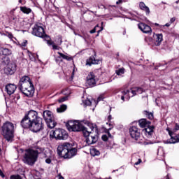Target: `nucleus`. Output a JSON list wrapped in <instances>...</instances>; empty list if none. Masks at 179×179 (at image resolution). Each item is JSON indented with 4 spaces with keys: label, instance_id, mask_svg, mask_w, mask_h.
Here are the masks:
<instances>
[{
    "label": "nucleus",
    "instance_id": "f257e3e1",
    "mask_svg": "<svg viewBox=\"0 0 179 179\" xmlns=\"http://www.w3.org/2000/svg\"><path fill=\"white\" fill-rule=\"evenodd\" d=\"M18 89L27 97H31L34 94V85H33L30 77L27 76L20 78L18 83Z\"/></svg>",
    "mask_w": 179,
    "mask_h": 179
},
{
    "label": "nucleus",
    "instance_id": "f03ea898",
    "mask_svg": "<svg viewBox=\"0 0 179 179\" xmlns=\"http://www.w3.org/2000/svg\"><path fill=\"white\" fill-rule=\"evenodd\" d=\"M76 153H78V150L69 143L60 144L57 147V155L63 159H72L73 156H76Z\"/></svg>",
    "mask_w": 179,
    "mask_h": 179
},
{
    "label": "nucleus",
    "instance_id": "7ed1b4c3",
    "mask_svg": "<svg viewBox=\"0 0 179 179\" xmlns=\"http://www.w3.org/2000/svg\"><path fill=\"white\" fill-rule=\"evenodd\" d=\"M83 135L86 138V143L87 145H93L99 141L97 127L92 123H88L87 128L83 129Z\"/></svg>",
    "mask_w": 179,
    "mask_h": 179
},
{
    "label": "nucleus",
    "instance_id": "20e7f679",
    "mask_svg": "<svg viewBox=\"0 0 179 179\" xmlns=\"http://www.w3.org/2000/svg\"><path fill=\"white\" fill-rule=\"evenodd\" d=\"M44 152V148L38 147L36 150L32 149L27 150L24 155L23 162L29 166H33L38 157L40 153Z\"/></svg>",
    "mask_w": 179,
    "mask_h": 179
},
{
    "label": "nucleus",
    "instance_id": "39448f33",
    "mask_svg": "<svg viewBox=\"0 0 179 179\" xmlns=\"http://www.w3.org/2000/svg\"><path fill=\"white\" fill-rule=\"evenodd\" d=\"M15 134V124L10 122H6L1 127V135L8 142H10L13 139Z\"/></svg>",
    "mask_w": 179,
    "mask_h": 179
},
{
    "label": "nucleus",
    "instance_id": "423d86ee",
    "mask_svg": "<svg viewBox=\"0 0 179 179\" xmlns=\"http://www.w3.org/2000/svg\"><path fill=\"white\" fill-rule=\"evenodd\" d=\"M38 113L36 112L35 117H34L33 122L31 123L29 127L30 131L32 132H40L44 129V124H43V118L37 116Z\"/></svg>",
    "mask_w": 179,
    "mask_h": 179
},
{
    "label": "nucleus",
    "instance_id": "0eeeda50",
    "mask_svg": "<svg viewBox=\"0 0 179 179\" xmlns=\"http://www.w3.org/2000/svg\"><path fill=\"white\" fill-rule=\"evenodd\" d=\"M36 110H31L28 113L25 114L24 117L21 120V126L22 128H29L31 126V122L34 120L36 117Z\"/></svg>",
    "mask_w": 179,
    "mask_h": 179
},
{
    "label": "nucleus",
    "instance_id": "6e6552de",
    "mask_svg": "<svg viewBox=\"0 0 179 179\" xmlns=\"http://www.w3.org/2000/svg\"><path fill=\"white\" fill-rule=\"evenodd\" d=\"M43 117L49 128H55V126L57 125V122H55V119L54 118V115L52 114V112L50 110L43 111Z\"/></svg>",
    "mask_w": 179,
    "mask_h": 179
},
{
    "label": "nucleus",
    "instance_id": "1a4fd4ad",
    "mask_svg": "<svg viewBox=\"0 0 179 179\" xmlns=\"http://www.w3.org/2000/svg\"><path fill=\"white\" fill-rule=\"evenodd\" d=\"M66 127L70 131L79 132L82 131L83 134V129L87 128V126L84 127L79 121H69V122L66 124Z\"/></svg>",
    "mask_w": 179,
    "mask_h": 179
},
{
    "label": "nucleus",
    "instance_id": "9d476101",
    "mask_svg": "<svg viewBox=\"0 0 179 179\" xmlns=\"http://www.w3.org/2000/svg\"><path fill=\"white\" fill-rule=\"evenodd\" d=\"M31 34L33 36H36V37H46V38L48 37L45 34V32L44 31L43 24L41 23H36L34 24V27L32 28Z\"/></svg>",
    "mask_w": 179,
    "mask_h": 179
},
{
    "label": "nucleus",
    "instance_id": "9b49d317",
    "mask_svg": "<svg viewBox=\"0 0 179 179\" xmlns=\"http://www.w3.org/2000/svg\"><path fill=\"white\" fill-rule=\"evenodd\" d=\"M166 131L169 133V135L171 136V138L169 140L164 141L165 144H171V143H178L179 142V134H176L177 130L175 129H170L169 128L166 129Z\"/></svg>",
    "mask_w": 179,
    "mask_h": 179
},
{
    "label": "nucleus",
    "instance_id": "f8f14e48",
    "mask_svg": "<svg viewBox=\"0 0 179 179\" xmlns=\"http://www.w3.org/2000/svg\"><path fill=\"white\" fill-rule=\"evenodd\" d=\"M50 136H53L55 139L64 141L68 139V133L62 129H56L51 132Z\"/></svg>",
    "mask_w": 179,
    "mask_h": 179
},
{
    "label": "nucleus",
    "instance_id": "ddd939ff",
    "mask_svg": "<svg viewBox=\"0 0 179 179\" xmlns=\"http://www.w3.org/2000/svg\"><path fill=\"white\" fill-rule=\"evenodd\" d=\"M129 134L133 139L138 141L141 137V132L136 126H133L129 128Z\"/></svg>",
    "mask_w": 179,
    "mask_h": 179
},
{
    "label": "nucleus",
    "instance_id": "4468645a",
    "mask_svg": "<svg viewBox=\"0 0 179 179\" xmlns=\"http://www.w3.org/2000/svg\"><path fill=\"white\" fill-rule=\"evenodd\" d=\"M96 76H94V73L91 72L88 74L87 76V81L86 83L88 85V86L93 87L94 85H96Z\"/></svg>",
    "mask_w": 179,
    "mask_h": 179
},
{
    "label": "nucleus",
    "instance_id": "2eb2a0df",
    "mask_svg": "<svg viewBox=\"0 0 179 179\" xmlns=\"http://www.w3.org/2000/svg\"><path fill=\"white\" fill-rule=\"evenodd\" d=\"M138 29H140L141 31H143V33H145V34L152 33V28L149 25L143 22L139 23L138 24Z\"/></svg>",
    "mask_w": 179,
    "mask_h": 179
},
{
    "label": "nucleus",
    "instance_id": "dca6fc26",
    "mask_svg": "<svg viewBox=\"0 0 179 179\" xmlns=\"http://www.w3.org/2000/svg\"><path fill=\"white\" fill-rule=\"evenodd\" d=\"M6 92H7L8 94L10 96L11 94H13L15 93V91L16 89H17V87L15 84H8L6 85Z\"/></svg>",
    "mask_w": 179,
    "mask_h": 179
},
{
    "label": "nucleus",
    "instance_id": "f3484780",
    "mask_svg": "<svg viewBox=\"0 0 179 179\" xmlns=\"http://www.w3.org/2000/svg\"><path fill=\"white\" fill-rule=\"evenodd\" d=\"M0 55H4V57L12 55V50L3 46H0Z\"/></svg>",
    "mask_w": 179,
    "mask_h": 179
},
{
    "label": "nucleus",
    "instance_id": "a211bd4d",
    "mask_svg": "<svg viewBox=\"0 0 179 179\" xmlns=\"http://www.w3.org/2000/svg\"><path fill=\"white\" fill-rule=\"evenodd\" d=\"M139 8L141 10L145 12L146 15H149V13H150V9H149V7L142 1L139 3Z\"/></svg>",
    "mask_w": 179,
    "mask_h": 179
},
{
    "label": "nucleus",
    "instance_id": "6ab92c4d",
    "mask_svg": "<svg viewBox=\"0 0 179 179\" xmlns=\"http://www.w3.org/2000/svg\"><path fill=\"white\" fill-rule=\"evenodd\" d=\"M145 90L141 87H135L131 91V93L133 94L131 95V97H134V96H136V94H142Z\"/></svg>",
    "mask_w": 179,
    "mask_h": 179
},
{
    "label": "nucleus",
    "instance_id": "aec40b11",
    "mask_svg": "<svg viewBox=\"0 0 179 179\" xmlns=\"http://www.w3.org/2000/svg\"><path fill=\"white\" fill-rule=\"evenodd\" d=\"M155 45L159 46L160 44H162V42L163 41V34H157L155 36Z\"/></svg>",
    "mask_w": 179,
    "mask_h": 179
},
{
    "label": "nucleus",
    "instance_id": "412c9836",
    "mask_svg": "<svg viewBox=\"0 0 179 179\" xmlns=\"http://www.w3.org/2000/svg\"><path fill=\"white\" fill-rule=\"evenodd\" d=\"M99 59H96V57L94 56L90 57L88 59H87V65L92 66L93 64H99Z\"/></svg>",
    "mask_w": 179,
    "mask_h": 179
},
{
    "label": "nucleus",
    "instance_id": "4be33fe9",
    "mask_svg": "<svg viewBox=\"0 0 179 179\" xmlns=\"http://www.w3.org/2000/svg\"><path fill=\"white\" fill-rule=\"evenodd\" d=\"M138 124L141 128H145L150 125V122L146 120V119H141L138 121Z\"/></svg>",
    "mask_w": 179,
    "mask_h": 179
},
{
    "label": "nucleus",
    "instance_id": "5701e85b",
    "mask_svg": "<svg viewBox=\"0 0 179 179\" xmlns=\"http://www.w3.org/2000/svg\"><path fill=\"white\" fill-rule=\"evenodd\" d=\"M153 129H155V127L148 125L146 127L144 131L146 135H149L150 136L153 135Z\"/></svg>",
    "mask_w": 179,
    "mask_h": 179
},
{
    "label": "nucleus",
    "instance_id": "b1692460",
    "mask_svg": "<svg viewBox=\"0 0 179 179\" xmlns=\"http://www.w3.org/2000/svg\"><path fill=\"white\" fill-rule=\"evenodd\" d=\"M57 54L63 59H66V61H73V58L71 55H64L60 52H58Z\"/></svg>",
    "mask_w": 179,
    "mask_h": 179
},
{
    "label": "nucleus",
    "instance_id": "393cba45",
    "mask_svg": "<svg viewBox=\"0 0 179 179\" xmlns=\"http://www.w3.org/2000/svg\"><path fill=\"white\" fill-rule=\"evenodd\" d=\"M47 43L49 45L52 46L53 50H59L58 45H55L54 42H51V41H50V36H47Z\"/></svg>",
    "mask_w": 179,
    "mask_h": 179
},
{
    "label": "nucleus",
    "instance_id": "a878e982",
    "mask_svg": "<svg viewBox=\"0 0 179 179\" xmlns=\"http://www.w3.org/2000/svg\"><path fill=\"white\" fill-rule=\"evenodd\" d=\"M90 155L91 156H99L100 155V151H99L96 148H92L90 150Z\"/></svg>",
    "mask_w": 179,
    "mask_h": 179
},
{
    "label": "nucleus",
    "instance_id": "bb28decb",
    "mask_svg": "<svg viewBox=\"0 0 179 179\" xmlns=\"http://www.w3.org/2000/svg\"><path fill=\"white\" fill-rule=\"evenodd\" d=\"M20 10L22 12H23V13H26L27 15L31 13V9L27 7H21Z\"/></svg>",
    "mask_w": 179,
    "mask_h": 179
},
{
    "label": "nucleus",
    "instance_id": "cd10ccee",
    "mask_svg": "<svg viewBox=\"0 0 179 179\" xmlns=\"http://www.w3.org/2000/svg\"><path fill=\"white\" fill-rule=\"evenodd\" d=\"M5 73L6 75H13L15 73L14 70H11L10 67L7 66V67L4 69Z\"/></svg>",
    "mask_w": 179,
    "mask_h": 179
},
{
    "label": "nucleus",
    "instance_id": "c85d7f7f",
    "mask_svg": "<svg viewBox=\"0 0 179 179\" xmlns=\"http://www.w3.org/2000/svg\"><path fill=\"white\" fill-rule=\"evenodd\" d=\"M123 96H121L122 100H124L125 97L129 99L128 94H129V90H124L122 92Z\"/></svg>",
    "mask_w": 179,
    "mask_h": 179
},
{
    "label": "nucleus",
    "instance_id": "c756f323",
    "mask_svg": "<svg viewBox=\"0 0 179 179\" xmlns=\"http://www.w3.org/2000/svg\"><path fill=\"white\" fill-rule=\"evenodd\" d=\"M66 110V105H62L59 108H57V113H64Z\"/></svg>",
    "mask_w": 179,
    "mask_h": 179
},
{
    "label": "nucleus",
    "instance_id": "7c9ffc66",
    "mask_svg": "<svg viewBox=\"0 0 179 179\" xmlns=\"http://www.w3.org/2000/svg\"><path fill=\"white\" fill-rule=\"evenodd\" d=\"M8 66L10 68V69L16 71V64L15 63H10Z\"/></svg>",
    "mask_w": 179,
    "mask_h": 179
},
{
    "label": "nucleus",
    "instance_id": "2f4dec72",
    "mask_svg": "<svg viewBox=\"0 0 179 179\" xmlns=\"http://www.w3.org/2000/svg\"><path fill=\"white\" fill-rule=\"evenodd\" d=\"M144 113L145 114L146 117H148V118L149 120H153V113H149L148 111H145Z\"/></svg>",
    "mask_w": 179,
    "mask_h": 179
},
{
    "label": "nucleus",
    "instance_id": "473e14b6",
    "mask_svg": "<svg viewBox=\"0 0 179 179\" xmlns=\"http://www.w3.org/2000/svg\"><path fill=\"white\" fill-rule=\"evenodd\" d=\"M55 41H56L57 45H61L62 44V38H61V36H59L57 38V39H56Z\"/></svg>",
    "mask_w": 179,
    "mask_h": 179
},
{
    "label": "nucleus",
    "instance_id": "72a5a7b5",
    "mask_svg": "<svg viewBox=\"0 0 179 179\" xmlns=\"http://www.w3.org/2000/svg\"><path fill=\"white\" fill-rule=\"evenodd\" d=\"M124 69H120L116 71V74L120 76V75H124Z\"/></svg>",
    "mask_w": 179,
    "mask_h": 179
},
{
    "label": "nucleus",
    "instance_id": "f704fd0d",
    "mask_svg": "<svg viewBox=\"0 0 179 179\" xmlns=\"http://www.w3.org/2000/svg\"><path fill=\"white\" fill-rule=\"evenodd\" d=\"M68 100V96H64L59 99H58L59 103H64V101H66Z\"/></svg>",
    "mask_w": 179,
    "mask_h": 179
},
{
    "label": "nucleus",
    "instance_id": "c9c22d12",
    "mask_svg": "<svg viewBox=\"0 0 179 179\" xmlns=\"http://www.w3.org/2000/svg\"><path fill=\"white\" fill-rule=\"evenodd\" d=\"M84 104H85V106H92V101L90 99H87L84 101Z\"/></svg>",
    "mask_w": 179,
    "mask_h": 179
},
{
    "label": "nucleus",
    "instance_id": "e433bc0d",
    "mask_svg": "<svg viewBox=\"0 0 179 179\" xmlns=\"http://www.w3.org/2000/svg\"><path fill=\"white\" fill-rule=\"evenodd\" d=\"M20 45L21 47H26V45H27V41L24 40L23 42H21Z\"/></svg>",
    "mask_w": 179,
    "mask_h": 179
},
{
    "label": "nucleus",
    "instance_id": "4c0bfd02",
    "mask_svg": "<svg viewBox=\"0 0 179 179\" xmlns=\"http://www.w3.org/2000/svg\"><path fill=\"white\" fill-rule=\"evenodd\" d=\"M99 27V24H97L92 30L90 31L91 34H93V33H96V30H97V28Z\"/></svg>",
    "mask_w": 179,
    "mask_h": 179
},
{
    "label": "nucleus",
    "instance_id": "58836bf2",
    "mask_svg": "<svg viewBox=\"0 0 179 179\" xmlns=\"http://www.w3.org/2000/svg\"><path fill=\"white\" fill-rule=\"evenodd\" d=\"M101 138L102 140L104 141V142H107V141H108V136L107 135H103Z\"/></svg>",
    "mask_w": 179,
    "mask_h": 179
},
{
    "label": "nucleus",
    "instance_id": "ea45409f",
    "mask_svg": "<svg viewBox=\"0 0 179 179\" xmlns=\"http://www.w3.org/2000/svg\"><path fill=\"white\" fill-rule=\"evenodd\" d=\"M110 127L108 129V131H111L113 128H114V126L111 123H106Z\"/></svg>",
    "mask_w": 179,
    "mask_h": 179
},
{
    "label": "nucleus",
    "instance_id": "a19ab883",
    "mask_svg": "<svg viewBox=\"0 0 179 179\" xmlns=\"http://www.w3.org/2000/svg\"><path fill=\"white\" fill-rule=\"evenodd\" d=\"M101 100H104V96H103V95L99 96L97 101H101Z\"/></svg>",
    "mask_w": 179,
    "mask_h": 179
},
{
    "label": "nucleus",
    "instance_id": "79ce46f5",
    "mask_svg": "<svg viewBox=\"0 0 179 179\" xmlns=\"http://www.w3.org/2000/svg\"><path fill=\"white\" fill-rule=\"evenodd\" d=\"M19 99H20V95H16L15 97H14V101H17V100H19Z\"/></svg>",
    "mask_w": 179,
    "mask_h": 179
},
{
    "label": "nucleus",
    "instance_id": "37998d69",
    "mask_svg": "<svg viewBox=\"0 0 179 179\" xmlns=\"http://www.w3.org/2000/svg\"><path fill=\"white\" fill-rule=\"evenodd\" d=\"M142 163V159H138V162L134 164L135 166H138V164H141Z\"/></svg>",
    "mask_w": 179,
    "mask_h": 179
},
{
    "label": "nucleus",
    "instance_id": "c03bdc74",
    "mask_svg": "<svg viewBox=\"0 0 179 179\" xmlns=\"http://www.w3.org/2000/svg\"><path fill=\"white\" fill-rule=\"evenodd\" d=\"M176 22V17L171 18L170 23H174Z\"/></svg>",
    "mask_w": 179,
    "mask_h": 179
},
{
    "label": "nucleus",
    "instance_id": "a18cd8bd",
    "mask_svg": "<svg viewBox=\"0 0 179 179\" xmlns=\"http://www.w3.org/2000/svg\"><path fill=\"white\" fill-rule=\"evenodd\" d=\"M45 163H47L48 164H50L51 163V159L50 158L46 159Z\"/></svg>",
    "mask_w": 179,
    "mask_h": 179
},
{
    "label": "nucleus",
    "instance_id": "49530a36",
    "mask_svg": "<svg viewBox=\"0 0 179 179\" xmlns=\"http://www.w3.org/2000/svg\"><path fill=\"white\" fill-rule=\"evenodd\" d=\"M0 177H2L3 178L5 177V174H3V172L0 169Z\"/></svg>",
    "mask_w": 179,
    "mask_h": 179
},
{
    "label": "nucleus",
    "instance_id": "de8ad7c7",
    "mask_svg": "<svg viewBox=\"0 0 179 179\" xmlns=\"http://www.w3.org/2000/svg\"><path fill=\"white\" fill-rule=\"evenodd\" d=\"M61 56L59 55V57H56L55 58V61H56V62H59V59H61Z\"/></svg>",
    "mask_w": 179,
    "mask_h": 179
},
{
    "label": "nucleus",
    "instance_id": "09e8293b",
    "mask_svg": "<svg viewBox=\"0 0 179 179\" xmlns=\"http://www.w3.org/2000/svg\"><path fill=\"white\" fill-rule=\"evenodd\" d=\"M174 129H175V131H179V125H178V124H176V126H175Z\"/></svg>",
    "mask_w": 179,
    "mask_h": 179
},
{
    "label": "nucleus",
    "instance_id": "8fccbe9b",
    "mask_svg": "<svg viewBox=\"0 0 179 179\" xmlns=\"http://www.w3.org/2000/svg\"><path fill=\"white\" fill-rule=\"evenodd\" d=\"M143 145H144L145 146H146V145H150V142L144 141V142L143 143Z\"/></svg>",
    "mask_w": 179,
    "mask_h": 179
},
{
    "label": "nucleus",
    "instance_id": "3c124183",
    "mask_svg": "<svg viewBox=\"0 0 179 179\" xmlns=\"http://www.w3.org/2000/svg\"><path fill=\"white\" fill-rule=\"evenodd\" d=\"M120 3H122V0H119L116 2L117 5H120Z\"/></svg>",
    "mask_w": 179,
    "mask_h": 179
},
{
    "label": "nucleus",
    "instance_id": "603ef678",
    "mask_svg": "<svg viewBox=\"0 0 179 179\" xmlns=\"http://www.w3.org/2000/svg\"><path fill=\"white\" fill-rule=\"evenodd\" d=\"M8 36L9 38H13V35L12 34H8Z\"/></svg>",
    "mask_w": 179,
    "mask_h": 179
},
{
    "label": "nucleus",
    "instance_id": "864d4df0",
    "mask_svg": "<svg viewBox=\"0 0 179 179\" xmlns=\"http://www.w3.org/2000/svg\"><path fill=\"white\" fill-rule=\"evenodd\" d=\"M102 30H103V27H101V29H100V30H98V31H97V33H98V34H97L96 36H99V33H100V31H101Z\"/></svg>",
    "mask_w": 179,
    "mask_h": 179
},
{
    "label": "nucleus",
    "instance_id": "5fc2aeb1",
    "mask_svg": "<svg viewBox=\"0 0 179 179\" xmlns=\"http://www.w3.org/2000/svg\"><path fill=\"white\" fill-rule=\"evenodd\" d=\"M108 138H113V136H111V134H110V131H108Z\"/></svg>",
    "mask_w": 179,
    "mask_h": 179
},
{
    "label": "nucleus",
    "instance_id": "6e6d98bb",
    "mask_svg": "<svg viewBox=\"0 0 179 179\" xmlns=\"http://www.w3.org/2000/svg\"><path fill=\"white\" fill-rule=\"evenodd\" d=\"M171 24V23H166L164 26H166V27H170V25Z\"/></svg>",
    "mask_w": 179,
    "mask_h": 179
},
{
    "label": "nucleus",
    "instance_id": "4d7b16f0",
    "mask_svg": "<svg viewBox=\"0 0 179 179\" xmlns=\"http://www.w3.org/2000/svg\"><path fill=\"white\" fill-rule=\"evenodd\" d=\"M108 118L109 121H110L111 120V115H109Z\"/></svg>",
    "mask_w": 179,
    "mask_h": 179
},
{
    "label": "nucleus",
    "instance_id": "13d9d810",
    "mask_svg": "<svg viewBox=\"0 0 179 179\" xmlns=\"http://www.w3.org/2000/svg\"><path fill=\"white\" fill-rule=\"evenodd\" d=\"M59 179H64V177L59 176Z\"/></svg>",
    "mask_w": 179,
    "mask_h": 179
},
{
    "label": "nucleus",
    "instance_id": "bf43d9fd",
    "mask_svg": "<svg viewBox=\"0 0 179 179\" xmlns=\"http://www.w3.org/2000/svg\"><path fill=\"white\" fill-rule=\"evenodd\" d=\"M19 3H22V0H19Z\"/></svg>",
    "mask_w": 179,
    "mask_h": 179
},
{
    "label": "nucleus",
    "instance_id": "052dcab7",
    "mask_svg": "<svg viewBox=\"0 0 179 179\" xmlns=\"http://www.w3.org/2000/svg\"><path fill=\"white\" fill-rule=\"evenodd\" d=\"M155 26H159V24H157V23H155Z\"/></svg>",
    "mask_w": 179,
    "mask_h": 179
},
{
    "label": "nucleus",
    "instance_id": "680f3d73",
    "mask_svg": "<svg viewBox=\"0 0 179 179\" xmlns=\"http://www.w3.org/2000/svg\"><path fill=\"white\" fill-rule=\"evenodd\" d=\"M78 36H79L80 37H83V36H82L81 35H80V34H78Z\"/></svg>",
    "mask_w": 179,
    "mask_h": 179
},
{
    "label": "nucleus",
    "instance_id": "e2e57ef3",
    "mask_svg": "<svg viewBox=\"0 0 179 179\" xmlns=\"http://www.w3.org/2000/svg\"><path fill=\"white\" fill-rule=\"evenodd\" d=\"M178 2H179L178 1H176V3H178Z\"/></svg>",
    "mask_w": 179,
    "mask_h": 179
},
{
    "label": "nucleus",
    "instance_id": "0e129e2a",
    "mask_svg": "<svg viewBox=\"0 0 179 179\" xmlns=\"http://www.w3.org/2000/svg\"><path fill=\"white\" fill-rule=\"evenodd\" d=\"M83 38H84V40H85V37H83Z\"/></svg>",
    "mask_w": 179,
    "mask_h": 179
},
{
    "label": "nucleus",
    "instance_id": "69168bd1",
    "mask_svg": "<svg viewBox=\"0 0 179 179\" xmlns=\"http://www.w3.org/2000/svg\"><path fill=\"white\" fill-rule=\"evenodd\" d=\"M101 25L103 26V22H101Z\"/></svg>",
    "mask_w": 179,
    "mask_h": 179
},
{
    "label": "nucleus",
    "instance_id": "338daca9",
    "mask_svg": "<svg viewBox=\"0 0 179 179\" xmlns=\"http://www.w3.org/2000/svg\"><path fill=\"white\" fill-rule=\"evenodd\" d=\"M60 61H61V62H62V59H61Z\"/></svg>",
    "mask_w": 179,
    "mask_h": 179
},
{
    "label": "nucleus",
    "instance_id": "774afa93",
    "mask_svg": "<svg viewBox=\"0 0 179 179\" xmlns=\"http://www.w3.org/2000/svg\"><path fill=\"white\" fill-rule=\"evenodd\" d=\"M166 179H169V176H167V178Z\"/></svg>",
    "mask_w": 179,
    "mask_h": 179
}]
</instances>
